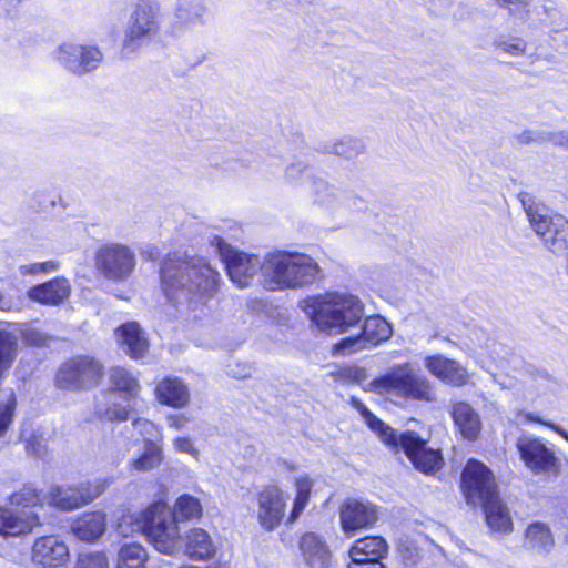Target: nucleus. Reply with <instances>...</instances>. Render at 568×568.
I'll list each match as a JSON object with an SVG mask.
<instances>
[{
    "label": "nucleus",
    "mask_w": 568,
    "mask_h": 568,
    "mask_svg": "<svg viewBox=\"0 0 568 568\" xmlns=\"http://www.w3.org/2000/svg\"><path fill=\"white\" fill-rule=\"evenodd\" d=\"M348 568H386L382 561L379 560H363V561H353L348 566Z\"/></svg>",
    "instance_id": "nucleus-55"
},
{
    "label": "nucleus",
    "mask_w": 568,
    "mask_h": 568,
    "mask_svg": "<svg viewBox=\"0 0 568 568\" xmlns=\"http://www.w3.org/2000/svg\"><path fill=\"white\" fill-rule=\"evenodd\" d=\"M462 481L467 504L481 506L487 526L495 532H511L509 509L499 497L491 470L471 459L463 470Z\"/></svg>",
    "instance_id": "nucleus-2"
},
{
    "label": "nucleus",
    "mask_w": 568,
    "mask_h": 568,
    "mask_svg": "<svg viewBox=\"0 0 568 568\" xmlns=\"http://www.w3.org/2000/svg\"><path fill=\"white\" fill-rule=\"evenodd\" d=\"M205 0H178L175 16L184 24L204 23Z\"/></svg>",
    "instance_id": "nucleus-35"
},
{
    "label": "nucleus",
    "mask_w": 568,
    "mask_h": 568,
    "mask_svg": "<svg viewBox=\"0 0 568 568\" xmlns=\"http://www.w3.org/2000/svg\"><path fill=\"white\" fill-rule=\"evenodd\" d=\"M554 133L555 132L525 130L516 135V141L523 145L529 143L542 144L545 142H551L550 138Z\"/></svg>",
    "instance_id": "nucleus-43"
},
{
    "label": "nucleus",
    "mask_w": 568,
    "mask_h": 568,
    "mask_svg": "<svg viewBox=\"0 0 568 568\" xmlns=\"http://www.w3.org/2000/svg\"><path fill=\"white\" fill-rule=\"evenodd\" d=\"M516 446L521 460L534 474L549 473L556 468L558 459L541 439L520 437Z\"/></svg>",
    "instance_id": "nucleus-16"
},
{
    "label": "nucleus",
    "mask_w": 568,
    "mask_h": 568,
    "mask_svg": "<svg viewBox=\"0 0 568 568\" xmlns=\"http://www.w3.org/2000/svg\"><path fill=\"white\" fill-rule=\"evenodd\" d=\"M159 17L160 4L158 0H138L124 32L123 52L133 53L153 38L160 28Z\"/></svg>",
    "instance_id": "nucleus-8"
},
{
    "label": "nucleus",
    "mask_w": 568,
    "mask_h": 568,
    "mask_svg": "<svg viewBox=\"0 0 568 568\" xmlns=\"http://www.w3.org/2000/svg\"><path fill=\"white\" fill-rule=\"evenodd\" d=\"M388 551L386 540L381 536H367L354 542L349 549L353 561L382 560Z\"/></svg>",
    "instance_id": "nucleus-31"
},
{
    "label": "nucleus",
    "mask_w": 568,
    "mask_h": 568,
    "mask_svg": "<svg viewBox=\"0 0 568 568\" xmlns=\"http://www.w3.org/2000/svg\"><path fill=\"white\" fill-rule=\"evenodd\" d=\"M295 488L297 495L311 496L313 481L308 476L300 477L295 480Z\"/></svg>",
    "instance_id": "nucleus-51"
},
{
    "label": "nucleus",
    "mask_w": 568,
    "mask_h": 568,
    "mask_svg": "<svg viewBox=\"0 0 568 568\" xmlns=\"http://www.w3.org/2000/svg\"><path fill=\"white\" fill-rule=\"evenodd\" d=\"M182 548L193 560L210 559L216 551L211 536L202 528L191 529L182 539Z\"/></svg>",
    "instance_id": "nucleus-27"
},
{
    "label": "nucleus",
    "mask_w": 568,
    "mask_h": 568,
    "mask_svg": "<svg viewBox=\"0 0 568 568\" xmlns=\"http://www.w3.org/2000/svg\"><path fill=\"white\" fill-rule=\"evenodd\" d=\"M525 417H526V419H527L528 422H531V423H538V424H542V425H545V426H546V423H547V422L542 420L540 417L535 416V415H534V414H531V413H527V414L525 415Z\"/></svg>",
    "instance_id": "nucleus-59"
},
{
    "label": "nucleus",
    "mask_w": 568,
    "mask_h": 568,
    "mask_svg": "<svg viewBox=\"0 0 568 568\" xmlns=\"http://www.w3.org/2000/svg\"><path fill=\"white\" fill-rule=\"evenodd\" d=\"M26 449L29 455H33L36 457H42L47 452L42 439L34 435L27 440Z\"/></svg>",
    "instance_id": "nucleus-47"
},
{
    "label": "nucleus",
    "mask_w": 568,
    "mask_h": 568,
    "mask_svg": "<svg viewBox=\"0 0 568 568\" xmlns=\"http://www.w3.org/2000/svg\"><path fill=\"white\" fill-rule=\"evenodd\" d=\"M286 500L277 486H267L257 494V520L267 531L274 530L285 515Z\"/></svg>",
    "instance_id": "nucleus-17"
},
{
    "label": "nucleus",
    "mask_w": 568,
    "mask_h": 568,
    "mask_svg": "<svg viewBox=\"0 0 568 568\" xmlns=\"http://www.w3.org/2000/svg\"><path fill=\"white\" fill-rule=\"evenodd\" d=\"M392 333V326L384 317L371 316L365 320L359 335L342 339L337 347L344 354H352L387 341Z\"/></svg>",
    "instance_id": "nucleus-15"
},
{
    "label": "nucleus",
    "mask_w": 568,
    "mask_h": 568,
    "mask_svg": "<svg viewBox=\"0 0 568 568\" xmlns=\"http://www.w3.org/2000/svg\"><path fill=\"white\" fill-rule=\"evenodd\" d=\"M519 197L529 223L544 246L556 255L568 254V221L562 216H552L550 210L529 193H520Z\"/></svg>",
    "instance_id": "nucleus-6"
},
{
    "label": "nucleus",
    "mask_w": 568,
    "mask_h": 568,
    "mask_svg": "<svg viewBox=\"0 0 568 568\" xmlns=\"http://www.w3.org/2000/svg\"><path fill=\"white\" fill-rule=\"evenodd\" d=\"M12 307V302L6 297L2 293H0V310L1 311H10Z\"/></svg>",
    "instance_id": "nucleus-58"
},
{
    "label": "nucleus",
    "mask_w": 568,
    "mask_h": 568,
    "mask_svg": "<svg viewBox=\"0 0 568 568\" xmlns=\"http://www.w3.org/2000/svg\"><path fill=\"white\" fill-rule=\"evenodd\" d=\"M352 407L354 409H356L361 416L363 417L364 420H366L373 413L362 403L361 399H358L357 397L355 396H352L351 397V400H349Z\"/></svg>",
    "instance_id": "nucleus-53"
},
{
    "label": "nucleus",
    "mask_w": 568,
    "mask_h": 568,
    "mask_svg": "<svg viewBox=\"0 0 568 568\" xmlns=\"http://www.w3.org/2000/svg\"><path fill=\"white\" fill-rule=\"evenodd\" d=\"M118 531L124 537L142 532L158 551L165 555H175L182 549L176 521L164 501L153 503L139 516L123 515L118 524Z\"/></svg>",
    "instance_id": "nucleus-3"
},
{
    "label": "nucleus",
    "mask_w": 568,
    "mask_h": 568,
    "mask_svg": "<svg viewBox=\"0 0 568 568\" xmlns=\"http://www.w3.org/2000/svg\"><path fill=\"white\" fill-rule=\"evenodd\" d=\"M27 341L31 344L39 345L41 343V338L38 336L37 333L32 332L27 335Z\"/></svg>",
    "instance_id": "nucleus-60"
},
{
    "label": "nucleus",
    "mask_w": 568,
    "mask_h": 568,
    "mask_svg": "<svg viewBox=\"0 0 568 568\" xmlns=\"http://www.w3.org/2000/svg\"><path fill=\"white\" fill-rule=\"evenodd\" d=\"M528 547L538 554H549L555 546L552 532L548 525L535 521L526 529Z\"/></svg>",
    "instance_id": "nucleus-32"
},
{
    "label": "nucleus",
    "mask_w": 568,
    "mask_h": 568,
    "mask_svg": "<svg viewBox=\"0 0 568 568\" xmlns=\"http://www.w3.org/2000/svg\"><path fill=\"white\" fill-rule=\"evenodd\" d=\"M39 526V516L30 509L0 507V536L6 539L31 534Z\"/></svg>",
    "instance_id": "nucleus-19"
},
{
    "label": "nucleus",
    "mask_w": 568,
    "mask_h": 568,
    "mask_svg": "<svg viewBox=\"0 0 568 568\" xmlns=\"http://www.w3.org/2000/svg\"><path fill=\"white\" fill-rule=\"evenodd\" d=\"M550 140L552 144L568 149V131L555 132Z\"/></svg>",
    "instance_id": "nucleus-54"
},
{
    "label": "nucleus",
    "mask_w": 568,
    "mask_h": 568,
    "mask_svg": "<svg viewBox=\"0 0 568 568\" xmlns=\"http://www.w3.org/2000/svg\"><path fill=\"white\" fill-rule=\"evenodd\" d=\"M546 426L559 434L564 439L568 442V433L562 429L559 425L554 423H546Z\"/></svg>",
    "instance_id": "nucleus-57"
},
{
    "label": "nucleus",
    "mask_w": 568,
    "mask_h": 568,
    "mask_svg": "<svg viewBox=\"0 0 568 568\" xmlns=\"http://www.w3.org/2000/svg\"><path fill=\"white\" fill-rule=\"evenodd\" d=\"M59 264L55 261L38 262L28 265H21L19 271L22 276L37 275L40 273H51L57 271Z\"/></svg>",
    "instance_id": "nucleus-45"
},
{
    "label": "nucleus",
    "mask_w": 568,
    "mask_h": 568,
    "mask_svg": "<svg viewBox=\"0 0 568 568\" xmlns=\"http://www.w3.org/2000/svg\"><path fill=\"white\" fill-rule=\"evenodd\" d=\"M105 490V484L102 480L93 483H82L79 486H57L50 491V504L61 510H73L80 508Z\"/></svg>",
    "instance_id": "nucleus-13"
},
{
    "label": "nucleus",
    "mask_w": 568,
    "mask_h": 568,
    "mask_svg": "<svg viewBox=\"0 0 568 568\" xmlns=\"http://www.w3.org/2000/svg\"><path fill=\"white\" fill-rule=\"evenodd\" d=\"M308 496L296 494L294 505L288 517V523H294L301 516L306 505L308 504Z\"/></svg>",
    "instance_id": "nucleus-48"
},
{
    "label": "nucleus",
    "mask_w": 568,
    "mask_h": 568,
    "mask_svg": "<svg viewBox=\"0 0 568 568\" xmlns=\"http://www.w3.org/2000/svg\"><path fill=\"white\" fill-rule=\"evenodd\" d=\"M51 57L61 68L75 75L94 71L103 60V53L98 47L72 41L57 45Z\"/></svg>",
    "instance_id": "nucleus-11"
},
{
    "label": "nucleus",
    "mask_w": 568,
    "mask_h": 568,
    "mask_svg": "<svg viewBox=\"0 0 568 568\" xmlns=\"http://www.w3.org/2000/svg\"><path fill=\"white\" fill-rule=\"evenodd\" d=\"M146 550L138 542L123 544L116 557V568H145Z\"/></svg>",
    "instance_id": "nucleus-34"
},
{
    "label": "nucleus",
    "mask_w": 568,
    "mask_h": 568,
    "mask_svg": "<svg viewBox=\"0 0 568 568\" xmlns=\"http://www.w3.org/2000/svg\"><path fill=\"white\" fill-rule=\"evenodd\" d=\"M75 568H109V562L103 552L81 554Z\"/></svg>",
    "instance_id": "nucleus-42"
},
{
    "label": "nucleus",
    "mask_w": 568,
    "mask_h": 568,
    "mask_svg": "<svg viewBox=\"0 0 568 568\" xmlns=\"http://www.w3.org/2000/svg\"><path fill=\"white\" fill-rule=\"evenodd\" d=\"M365 423L367 426L376 433L379 438L387 445L398 446L399 445V435L396 432L386 425L383 420L372 414Z\"/></svg>",
    "instance_id": "nucleus-39"
},
{
    "label": "nucleus",
    "mask_w": 568,
    "mask_h": 568,
    "mask_svg": "<svg viewBox=\"0 0 568 568\" xmlns=\"http://www.w3.org/2000/svg\"><path fill=\"white\" fill-rule=\"evenodd\" d=\"M364 150L365 145L363 141L351 136H345L331 146V152L333 154L348 160L357 158L364 152Z\"/></svg>",
    "instance_id": "nucleus-38"
},
{
    "label": "nucleus",
    "mask_w": 568,
    "mask_h": 568,
    "mask_svg": "<svg viewBox=\"0 0 568 568\" xmlns=\"http://www.w3.org/2000/svg\"><path fill=\"white\" fill-rule=\"evenodd\" d=\"M399 446L419 471L430 474L440 469L443 465L440 450L428 447L426 440L415 433H402Z\"/></svg>",
    "instance_id": "nucleus-14"
},
{
    "label": "nucleus",
    "mask_w": 568,
    "mask_h": 568,
    "mask_svg": "<svg viewBox=\"0 0 568 568\" xmlns=\"http://www.w3.org/2000/svg\"><path fill=\"white\" fill-rule=\"evenodd\" d=\"M112 387L120 395L125 396L126 402H131L139 393L140 386L135 377L122 367H114L109 376Z\"/></svg>",
    "instance_id": "nucleus-33"
},
{
    "label": "nucleus",
    "mask_w": 568,
    "mask_h": 568,
    "mask_svg": "<svg viewBox=\"0 0 568 568\" xmlns=\"http://www.w3.org/2000/svg\"><path fill=\"white\" fill-rule=\"evenodd\" d=\"M10 504L21 506L23 509L37 506L40 503L39 491L30 484L10 496Z\"/></svg>",
    "instance_id": "nucleus-40"
},
{
    "label": "nucleus",
    "mask_w": 568,
    "mask_h": 568,
    "mask_svg": "<svg viewBox=\"0 0 568 568\" xmlns=\"http://www.w3.org/2000/svg\"><path fill=\"white\" fill-rule=\"evenodd\" d=\"M162 463V449L153 440L144 442V450L138 458L132 459L131 466L138 471H149Z\"/></svg>",
    "instance_id": "nucleus-36"
},
{
    "label": "nucleus",
    "mask_w": 568,
    "mask_h": 568,
    "mask_svg": "<svg viewBox=\"0 0 568 568\" xmlns=\"http://www.w3.org/2000/svg\"><path fill=\"white\" fill-rule=\"evenodd\" d=\"M155 392L161 404L173 408H183L190 402L189 388L178 377L164 378L158 384Z\"/></svg>",
    "instance_id": "nucleus-28"
},
{
    "label": "nucleus",
    "mask_w": 568,
    "mask_h": 568,
    "mask_svg": "<svg viewBox=\"0 0 568 568\" xmlns=\"http://www.w3.org/2000/svg\"><path fill=\"white\" fill-rule=\"evenodd\" d=\"M124 352L132 358H141L149 348V343L143 336L140 326L134 323H126L115 332Z\"/></svg>",
    "instance_id": "nucleus-29"
},
{
    "label": "nucleus",
    "mask_w": 568,
    "mask_h": 568,
    "mask_svg": "<svg viewBox=\"0 0 568 568\" xmlns=\"http://www.w3.org/2000/svg\"><path fill=\"white\" fill-rule=\"evenodd\" d=\"M130 402L114 389L102 392L95 400L94 414L108 422H124L129 418Z\"/></svg>",
    "instance_id": "nucleus-22"
},
{
    "label": "nucleus",
    "mask_w": 568,
    "mask_h": 568,
    "mask_svg": "<svg viewBox=\"0 0 568 568\" xmlns=\"http://www.w3.org/2000/svg\"><path fill=\"white\" fill-rule=\"evenodd\" d=\"M298 549L307 568L331 567L332 551L323 536L313 531L303 534L298 541Z\"/></svg>",
    "instance_id": "nucleus-21"
},
{
    "label": "nucleus",
    "mask_w": 568,
    "mask_h": 568,
    "mask_svg": "<svg viewBox=\"0 0 568 568\" xmlns=\"http://www.w3.org/2000/svg\"><path fill=\"white\" fill-rule=\"evenodd\" d=\"M264 287L267 291L300 288L314 283L321 273L308 255L278 251L265 257Z\"/></svg>",
    "instance_id": "nucleus-5"
},
{
    "label": "nucleus",
    "mask_w": 568,
    "mask_h": 568,
    "mask_svg": "<svg viewBox=\"0 0 568 568\" xmlns=\"http://www.w3.org/2000/svg\"><path fill=\"white\" fill-rule=\"evenodd\" d=\"M369 389L379 395L393 394L415 400H435L429 381L417 374L409 363L396 365L385 375L373 379Z\"/></svg>",
    "instance_id": "nucleus-7"
},
{
    "label": "nucleus",
    "mask_w": 568,
    "mask_h": 568,
    "mask_svg": "<svg viewBox=\"0 0 568 568\" xmlns=\"http://www.w3.org/2000/svg\"><path fill=\"white\" fill-rule=\"evenodd\" d=\"M450 414L455 425L465 438L469 440L477 438L481 429V423L478 414L469 404L465 402L455 403L452 406Z\"/></svg>",
    "instance_id": "nucleus-30"
},
{
    "label": "nucleus",
    "mask_w": 568,
    "mask_h": 568,
    "mask_svg": "<svg viewBox=\"0 0 568 568\" xmlns=\"http://www.w3.org/2000/svg\"><path fill=\"white\" fill-rule=\"evenodd\" d=\"M253 373V367L246 363H236L235 365H231L229 368V374L237 379H243Z\"/></svg>",
    "instance_id": "nucleus-50"
},
{
    "label": "nucleus",
    "mask_w": 568,
    "mask_h": 568,
    "mask_svg": "<svg viewBox=\"0 0 568 568\" xmlns=\"http://www.w3.org/2000/svg\"><path fill=\"white\" fill-rule=\"evenodd\" d=\"M166 422L170 427L181 429L187 424L189 418L182 414H174L168 416Z\"/></svg>",
    "instance_id": "nucleus-52"
},
{
    "label": "nucleus",
    "mask_w": 568,
    "mask_h": 568,
    "mask_svg": "<svg viewBox=\"0 0 568 568\" xmlns=\"http://www.w3.org/2000/svg\"><path fill=\"white\" fill-rule=\"evenodd\" d=\"M71 293V285L65 277H55L43 284L31 287L28 292L30 300L48 305L63 303Z\"/></svg>",
    "instance_id": "nucleus-26"
},
{
    "label": "nucleus",
    "mask_w": 568,
    "mask_h": 568,
    "mask_svg": "<svg viewBox=\"0 0 568 568\" xmlns=\"http://www.w3.org/2000/svg\"><path fill=\"white\" fill-rule=\"evenodd\" d=\"M495 45L511 55H521L526 51V41L520 38L495 40Z\"/></svg>",
    "instance_id": "nucleus-44"
},
{
    "label": "nucleus",
    "mask_w": 568,
    "mask_h": 568,
    "mask_svg": "<svg viewBox=\"0 0 568 568\" xmlns=\"http://www.w3.org/2000/svg\"><path fill=\"white\" fill-rule=\"evenodd\" d=\"M301 306L318 329L327 334L345 333L364 316L362 301L352 294L316 295L304 300Z\"/></svg>",
    "instance_id": "nucleus-4"
},
{
    "label": "nucleus",
    "mask_w": 568,
    "mask_h": 568,
    "mask_svg": "<svg viewBox=\"0 0 568 568\" xmlns=\"http://www.w3.org/2000/svg\"><path fill=\"white\" fill-rule=\"evenodd\" d=\"M211 244L225 264L230 280L237 287H247L258 273L264 278L265 260L262 261L258 255L237 251L217 235L211 240Z\"/></svg>",
    "instance_id": "nucleus-9"
},
{
    "label": "nucleus",
    "mask_w": 568,
    "mask_h": 568,
    "mask_svg": "<svg viewBox=\"0 0 568 568\" xmlns=\"http://www.w3.org/2000/svg\"><path fill=\"white\" fill-rule=\"evenodd\" d=\"M32 561L43 568L64 566L70 558L69 548L58 536L38 538L32 547Z\"/></svg>",
    "instance_id": "nucleus-18"
},
{
    "label": "nucleus",
    "mask_w": 568,
    "mask_h": 568,
    "mask_svg": "<svg viewBox=\"0 0 568 568\" xmlns=\"http://www.w3.org/2000/svg\"><path fill=\"white\" fill-rule=\"evenodd\" d=\"M16 406L17 399L14 394L11 392L8 395L6 402L2 405H0V436L4 434V432L11 424Z\"/></svg>",
    "instance_id": "nucleus-41"
},
{
    "label": "nucleus",
    "mask_w": 568,
    "mask_h": 568,
    "mask_svg": "<svg viewBox=\"0 0 568 568\" xmlns=\"http://www.w3.org/2000/svg\"><path fill=\"white\" fill-rule=\"evenodd\" d=\"M136 256L126 244L108 242L100 245L94 254L98 273L113 283L125 282L134 272Z\"/></svg>",
    "instance_id": "nucleus-10"
},
{
    "label": "nucleus",
    "mask_w": 568,
    "mask_h": 568,
    "mask_svg": "<svg viewBox=\"0 0 568 568\" xmlns=\"http://www.w3.org/2000/svg\"><path fill=\"white\" fill-rule=\"evenodd\" d=\"M174 447L176 450L190 454L195 458H197L199 456V450L194 447L193 442L191 440L190 437H178L174 440Z\"/></svg>",
    "instance_id": "nucleus-49"
},
{
    "label": "nucleus",
    "mask_w": 568,
    "mask_h": 568,
    "mask_svg": "<svg viewBox=\"0 0 568 568\" xmlns=\"http://www.w3.org/2000/svg\"><path fill=\"white\" fill-rule=\"evenodd\" d=\"M106 530V515L103 511L85 513L71 524L72 534L85 542H95Z\"/></svg>",
    "instance_id": "nucleus-25"
},
{
    "label": "nucleus",
    "mask_w": 568,
    "mask_h": 568,
    "mask_svg": "<svg viewBox=\"0 0 568 568\" xmlns=\"http://www.w3.org/2000/svg\"><path fill=\"white\" fill-rule=\"evenodd\" d=\"M160 280L174 311L171 316L195 322L210 315L221 276L204 257L169 255L161 264Z\"/></svg>",
    "instance_id": "nucleus-1"
},
{
    "label": "nucleus",
    "mask_w": 568,
    "mask_h": 568,
    "mask_svg": "<svg viewBox=\"0 0 568 568\" xmlns=\"http://www.w3.org/2000/svg\"><path fill=\"white\" fill-rule=\"evenodd\" d=\"M201 513L202 506L197 498L190 495H182L175 503L172 518L175 521L187 520L199 517Z\"/></svg>",
    "instance_id": "nucleus-37"
},
{
    "label": "nucleus",
    "mask_w": 568,
    "mask_h": 568,
    "mask_svg": "<svg viewBox=\"0 0 568 568\" xmlns=\"http://www.w3.org/2000/svg\"><path fill=\"white\" fill-rule=\"evenodd\" d=\"M312 195L314 201L327 210H335L339 205L347 207H359L363 200L358 196L339 193L333 185L323 179H315L312 182Z\"/></svg>",
    "instance_id": "nucleus-23"
},
{
    "label": "nucleus",
    "mask_w": 568,
    "mask_h": 568,
    "mask_svg": "<svg viewBox=\"0 0 568 568\" xmlns=\"http://www.w3.org/2000/svg\"><path fill=\"white\" fill-rule=\"evenodd\" d=\"M134 425L136 427H141V432H146V433H149L151 429L154 428V424L149 420H145V419H136L134 422Z\"/></svg>",
    "instance_id": "nucleus-56"
},
{
    "label": "nucleus",
    "mask_w": 568,
    "mask_h": 568,
    "mask_svg": "<svg viewBox=\"0 0 568 568\" xmlns=\"http://www.w3.org/2000/svg\"><path fill=\"white\" fill-rule=\"evenodd\" d=\"M342 529L349 534L358 529L372 527L377 521L376 507L371 503L347 499L339 510Z\"/></svg>",
    "instance_id": "nucleus-20"
},
{
    "label": "nucleus",
    "mask_w": 568,
    "mask_h": 568,
    "mask_svg": "<svg viewBox=\"0 0 568 568\" xmlns=\"http://www.w3.org/2000/svg\"><path fill=\"white\" fill-rule=\"evenodd\" d=\"M103 375L100 362L89 356H79L65 362L57 374V384L63 389H90Z\"/></svg>",
    "instance_id": "nucleus-12"
},
{
    "label": "nucleus",
    "mask_w": 568,
    "mask_h": 568,
    "mask_svg": "<svg viewBox=\"0 0 568 568\" xmlns=\"http://www.w3.org/2000/svg\"><path fill=\"white\" fill-rule=\"evenodd\" d=\"M307 170V162L303 160L292 162L285 169V180L291 184H297Z\"/></svg>",
    "instance_id": "nucleus-46"
},
{
    "label": "nucleus",
    "mask_w": 568,
    "mask_h": 568,
    "mask_svg": "<svg viewBox=\"0 0 568 568\" xmlns=\"http://www.w3.org/2000/svg\"><path fill=\"white\" fill-rule=\"evenodd\" d=\"M425 366L434 376L447 384L463 386L468 381V375L464 367L456 361L442 355L426 357Z\"/></svg>",
    "instance_id": "nucleus-24"
}]
</instances>
